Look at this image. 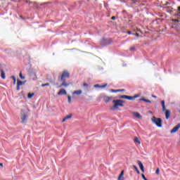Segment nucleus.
<instances>
[{
    "label": "nucleus",
    "mask_w": 180,
    "mask_h": 180,
    "mask_svg": "<svg viewBox=\"0 0 180 180\" xmlns=\"http://www.w3.org/2000/svg\"><path fill=\"white\" fill-rule=\"evenodd\" d=\"M66 78H70V72L68 70H65L62 72V75L60 76V81L62 84L59 86H58V88H63L64 86L65 88H67V86H70V85H72V82H67Z\"/></svg>",
    "instance_id": "obj_1"
},
{
    "label": "nucleus",
    "mask_w": 180,
    "mask_h": 180,
    "mask_svg": "<svg viewBox=\"0 0 180 180\" xmlns=\"http://www.w3.org/2000/svg\"><path fill=\"white\" fill-rule=\"evenodd\" d=\"M112 108H110V110H117L119 108H123L124 106V101L117 99V100H113L112 101Z\"/></svg>",
    "instance_id": "obj_2"
},
{
    "label": "nucleus",
    "mask_w": 180,
    "mask_h": 180,
    "mask_svg": "<svg viewBox=\"0 0 180 180\" xmlns=\"http://www.w3.org/2000/svg\"><path fill=\"white\" fill-rule=\"evenodd\" d=\"M161 105L162 107L163 112H165V117L167 120L169 119V117L171 116V111L169 110H167V108H165V101H161Z\"/></svg>",
    "instance_id": "obj_3"
},
{
    "label": "nucleus",
    "mask_w": 180,
    "mask_h": 180,
    "mask_svg": "<svg viewBox=\"0 0 180 180\" xmlns=\"http://www.w3.org/2000/svg\"><path fill=\"white\" fill-rule=\"evenodd\" d=\"M152 122L153 123L156 124L158 127H162V120H161V118H157L155 117H153Z\"/></svg>",
    "instance_id": "obj_4"
},
{
    "label": "nucleus",
    "mask_w": 180,
    "mask_h": 180,
    "mask_svg": "<svg viewBox=\"0 0 180 180\" xmlns=\"http://www.w3.org/2000/svg\"><path fill=\"white\" fill-rule=\"evenodd\" d=\"M27 112H22L21 113V122L22 123H26L27 122Z\"/></svg>",
    "instance_id": "obj_5"
},
{
    "label": "nucleus",
    "mask_w": 180,
    "mask_h": 180,
    "mask_svg": "<svg viewBox=\"0 0 180 180\" xmlns=\"http://www.w3.org/2000/svg\"><path fill=\"white\" fill-rule=\"evenodd\" d=\"M25 82H22L19 79L17 80V91H20V86H22V85H25Z\"/></svg>",
    "instance_id": "obj_6"
},
{
    "label": "nucleus",
    "mask_w": 180,
    "mask_h": 180,
    "mask_svg": "<svg viewBox=\"0 0 180 180\" xmlns=\"http://www.w3.org/2000/svg\"><path fill=\"white\" fill-rule=\"evenodd\" d=\"M180 129V123H179L176 126H175L171 131L170 133L172 134H174V133H176V131H178V130H179Z\"/></svg>",
    "instance_id": "obj_7"
},
{
    "label": "nucleus",
    "mask_w": 180,
    "mask_h": 180,
    "mask_svg": "<svg viewBox=\"0 0 180 180\" xmlns=\"http://www.w3.org/2000/svg\"><path fill=\"white\" fill-rule=\"evenodd\" d=\"M103 99L104 102H105V103H108V102H110V101H112L113 99V97L112 96H104L103 97Z\"/></svg>",
    "instance_id": "obj_8"
},
{
    "label": "nucleus",
    "mask_w": 180,
    "mask_h": 180,
    "mask_svg": "<svg viewBox=\"0 0 180 180\" xmlns=\"http://www.w3.org/2000/svg\"><path fill=\"white\" fill-rule=\"evenodd\" d=\"M139 96H140L139 94L134 96H126L125 99H128V101H134V99H136V98H139Z\"/></svg>",
    "instance_id": "obj_9"
},
{
    "label": "nucleus",
    "mask_w": 180,
    "mask_h": 180,
    "mask_svg": "<svg viewBox=\"0 0 180 180\" xmlns=\"http://www.w3.org/2000/svg\"><path fill=\"white\" fill-rule=\"evenodd\" d=\"M58 95H67V91H65V89H61L58 92Z\"/></svg>",
    "instance_id": "obj_10"
},
{
    "label": "nucleus",
    "mask_w": 180,
    "mask_h": 180,
    "mask_svg": "<svg viewBox=\"0 0 180 180\" xmlns=\"http://www.w3.org/2000/svg\"><path fill=\"white\" fill-rule=\"evenodd\" d=\"M138 165L142 172H144V165H143V163L141 162L138 161Z\"/></svg>",
    "instance_id": "obj_11"
},
{
    "label": "nucleus",
    "mask_w": 180,
    "mask_h": 180,
    "mask_svg": "<svg viewBox=\"0 0 180 180\" xmlns=\"http://www.w3.org/2000/svg\"><path fill=\"white\" fill-rule=\"evenodd\" d=\"M71 117H72V114H70L69 115H67L66 117H65L62 122H67V120L71 119Z\"/></svg>",
    "instance_id": "obj_12"
},
{
    "label": "nucleus",
    "mask_w": 180,
    "mask_h": 180,
    "mask_svg": "<svg viewBox=\"0 0 180 180\" xmlns=\"http://www.w3.org/2000/svg\"><path fill=\"white\" fill-rule=\"evenodd\" d=\"M0 71H1V77L2 79H5V78H6V76L5 75V72L2 69H0Z\"/></svg>",
    "instance_id": "obj_13"
},
{
    "label": "nucleus",
    "mask_w": 180,
    "mask_h": 180,
    "mask_svg": "<svg viewBox=\"0 0 180 180\" xmlns=\"http://www.w3.org/2000/svg\"><path fill=\"white\" fill-rule=\"evenodd\" d=\"M108 86V84H104V85H99V84H95L94 88H106Z\"/></svg>",
    "instance_id": "obj_14"
},
{
    "label": "nucleus",
    "mask_w": 180,
    "mask_h": 180,
    "mask_svg": "<svg viewBox=\"0 0 180 180\" xmlns=\"http://www.w3.org/2000/svg\"><path fill=\"white\" fill-rule=\"evenodd\" d=\"M81 94H82V90H77V91H73V93H72L73 95H81Z\"/></svg>",
    "instance_id": "obj_15"
},
{
    "label": "nucleus",
    "mask_w": 180,
    "mask_h": 180,
    "mask_svg": "<svg viewBox=\"0 0 180 180\" xmlns=\"http://www.w3.org/2000/svg\"><path fill=\"white\" fill-rule=\"evenodd\" d=\"M104 41L105 42V44H110L113 40H112V39H109L104 40Z\"/></svg>",
    "instance_id": "obj_16"
},
{
    "label": "nucleus",
    "mask_w": 180,
    "mask_h": 180,
    "mask_svg": "<svg viewBox=\"0 0 180 180\" xmlns=\"http://www.w3.org/2000/svg\"><path fill=\"white\" fill-rule=\"evenodd\" d=\"M123 91H124V89H118V90L111 89V92H115V93L123 92Z\"/></svg>",
    "instance_id": "obj_17"
},
{
    "label": "nucleus",
    "mask_w": 180,
    "mask_h": 180,
    "mask_svg": "<svg viewBox=\"0 0 180 180\" xmlns=\"http://www.w3.org/2000/svg\"><path fill=\"white\" fill-rule=\"evenodd\" d=\"M140 101H143V102H146V103H151V101L146 98H141Z\"/></svg>",
    "instance_id": "obj_18"
},
{
    "label": "nucleus",
    "mask_w": 180,
    "mask_h": 180,
    "mask_svg": "<svg viewBox=\"0 0 180 180\" xmlns=\"http://www.w3.org/2000/svg\"><path fill=\"white\" fill-rule=\"evenodd\" d=\"M34 96V93H32V94L29 93L27 98H28V99H32V98Z\"/></svg>",
    "instance_id": "obj_19"
},
{
    "label": "nucleus",
    "mask_w": 180,
    "mask_h": 180,
    "mask_svg": "<svg viewBox=\"0 0 180 180\" xmlns=\"http://www.w3.org/2000/svg\"><path fill=\"white\" fill-rule=\"evenodd\" d=\"M132 167H133V168H134L135 171H136V173L138 174V175H140V171L136 167V165H133Z\"/></svg>",
    "instance_id": "obj_20"
},
{
    "label": "nucleus",
    "mask_w": 180,
    "mask_h": 180,
    "mask_svg": "<svg viewBox=\"0 0 180 180\" xmlns=\"http://www.w3.org/2000/svg\"><path fill=\"white\" fill-rule=\"evenodd\" d=\"M134 116H136V117H138L139 119H140V117H141V115H140V113H139V112H134Z\"/></svg>",
    "instance_id": "obj_21"
},
{
    "label": "nucleus",
    "mask_w": 180,
    "mask_h": 180,
    "mask_svg": "<svg viewBox=\"0 0 180 180\" xmlns=\"http://www.w3.org/2000/svg\"><path fill=\"white\" fill-rule=\"evenodd\" d=\"M134 143H137L138 144H141V142L140 141V139L139 138H135Z\"/></svg>",
    "instance_id": "obj_22"
},
{
    "label": "nucleus",
    "mask_w": 180,
    "mask_h": 180,
    "mask_svg": "<svg viewBox=\"0 0 180 180\" xmlns=\"http://www.w3.org/2000/svg\"><path fill=\"white\" fill-rule=\"evenodd\" d=\"M11 78L13 81V85H15V84H16V77H15V76H11Z\"/></svg>",
    "instance_id": "obj_23"
},
{
    "label": "nucleus",
    "mask_w": 180,
    "mask_h": 180,
    "mask_svg": "<svg viewBox=\"0 0 180 180\" xmlns=\"http://www.w3.org/2000/svg\"><path fill=\"white\" fill-rule=\"evenodd\" d=\"M177 11L179 12L176 14V16H180V6L177 7Z\"/></svg>",
    "instance_id": "obj_24"
},
{
    "label": "nucleus",
    "mask_w": 180,
    "mask_h": 180,
    "mask_svg": "<svg viewBox=\"0 0 180 180\" xmlns=\"http://www.w3.org/2000/svg\"><path fill=\"white\" fill-rule=\"evenodd\" d=\"M41 86H42V88H44V86H50V84H49V83L42 84H41Z\"/></svg>",
    "instance_id": "obj_25"
},
{
    "label": "nucleus",
    "mask_w": 180,
    "mask_h": 180,
    "mask_svg": "<svg viewBox=\"0 0 180 180\" xmlns=\"http://www.w3.org/2000/svg\"><path fill=\"white\" fill-rule=\"evenodd\" d=\"M20 78H21V79H25V76L22 75V72H20Z\"/></svg>",
    "instance_id": "obj_26"
},
{
    "label": "nucleus",
    "mask_w": 180,
    "mask_h": 180,
    "mask_svg": "<svg viewBox=\"0 0 180 180\" xmlns=\"http://www.w3.org/2000/svg\"><path fill=\"white\" fill-rule=\"evenodd\" d=\"M68 103H71V96H68Z\"/></svg>",
    "instance_id": "obj_27"
},
{
    "label": "nucleus",
    "mask_w": 180,
    "mask_h": 180,
    "mask_svg": "<svg viewBox=\"0 0 180 180\" xmlns=\"http://www.w3.org/2000/svg\"><path fill=\"white\" fill-rule=\"evenodd\" d=\"M118 180H124V177L123 176H119Z\"/></svg>",
    "instance_id": "obj_28"
},
{
    "label": "nucleus",
    "mask_w": 180,
    "mask_h": 180,
    "mask_svg": "<svg viewBox=\"0 0 180 180\" xmlns=\"http://www.w3.org/2000/svg\"><path fill=\"white\" fill-rule=\"evenodd\" d=\"M129 50H130V51H134V50H136V47L132 46V47L130 48Z\"/></svg>",
    "instance_id": "obj_29"
},
{
    "label": "nucleus",
    "mask_w": 180,
    "mask_h": 180,
    "mask_svg": "<svg viewBox=\"0 0 180 180\" xmlns=\"http://www.w3.org/2000/svg\"><path fill=\"white\" fill-rule=\"evenodd\" d=\"M155 174H156L157 175H159V174H160V169L158 168V169H156Z\"/></svg>",
    "instance_id": "obj_30"
},
{
    "label": "nucleus",
    "mask_w": 180,
    "mask_h": 180,
    "mask_svg": "<svg viewBox=\"0 0 180 180\" xmlns=\"http://www.w3.org/2000/svg\"><path fill=\"white\" fill-rule=\"evenodd\" d=\"M120 99H126V95L120 96Z\"/></svg>",
    "instance_id": "obj_31"
},
{
    "label": "nucleus",
    "mask_w": 180,
    "mask_h": 180,
    "mask_svg": "<svg viewBox=\"0 0 180 180\" xmlns=\"http://www.w3.org/2000/svg\"><path fill=\"white\" fill-rule=\"evenodd\" d=\"M124 175V170H122L120 174V176H123Z\"/></svg>",
    "instance_id": "obj_32"
},
{
    "label": "nucleus",
    "mask_w": 180,
    "mask_h": 180,
    "mask_svg": "<svg viewBox=\"0 0 180 180\" xmlns=\"http://www.w3.org/2000/svg\"><path fill=\"white\" fill-rule=\"evenodd\" d=\"M111 19H112V20H116V17H115V16H112V17L111 18Z\"/></svg>",
    "instance_id": "obj_33"
},
{
    "label": "nucleus",
    "mask_w": 180,
    "mask_h": 180,
    "mask_svg": "<svg viewBox=\"0 0 180 180\" xmlns=\"http://www.w3.org/2000/svg\"><path fill=\"white\" fill-rule=\"evenodd\" d=\"M83 86H88V84L84 83V84H83Z\"/></svg>",
    "instance_id": "obj_34"
},
{
    "label": "nucleus",
    "mask_w": 180,
    "mask_h": 180,
    "mask_svg": "<svg viewBox=\"0 0 180 180\" xmlns=\"http://www.w3.org/2000/svg\"><path fill=\"white\" fill-rule=\"evenodd\" d=\"M135 36H136V37H139L140 36V34L139 33H136Z\"/></svg>",
    "instance_id": "obj_35"
},
{
    "label": "nucleus",
    "mask_w": 180,
    "mask_h": 180,
    "mask_svg": "<svg viewBox=\"0 0 180 180\" xmlns=\"http://www.w3.org/2000/svg\"><path fill=\"white\" fill-rule=\"evenodd\" d=\"M0 167H1L3 168L4 164L3 163H0Z\"/></svg>",
    "instance_id": "obj_36"
},
{
    "label": "nucleus",
    "mask_w": 180,
    "mask_h": 180,
    "mask_svg": "<svg viewBox=\"0 0 180 180\" xmlns=\"http://www.w3.org/2000/svg\"><path fill=\"white\" fill-rule=\"evenodd\" d=\"M152 98H157V96H154V95H152Z\"/></svg>",
    "instance_id": "obj_37"
},
{
    "label": "nucleus",
    "mask_w": 180,
    "mask_h": 180,
    "mask_svg": "<svg viewBox=\"0 0 180 180\" xmlns=\"http://www.w3.org/2000/svg\"><path fill=\"white\" fill-rule=\"evenodd\" d=\"M128 34H131V31H129V32H128Z\"/></svg>",
    "instance_id": "obj_38"
},
{
    "label": "nucleus",
    "mask_w": 180,
    "mask_h": 180,
    "mask_svg": "<svg viewBox=\"0 0 180 180\" xmlns=\"http://www.w3.org/2000/svg\"><path fill=\"white\" fill-rule=\"evenodd\" d=\"M174 22H178V20H173Z\"/></svg>",
    "instance_id": "obj_39"
}]
</instances>
